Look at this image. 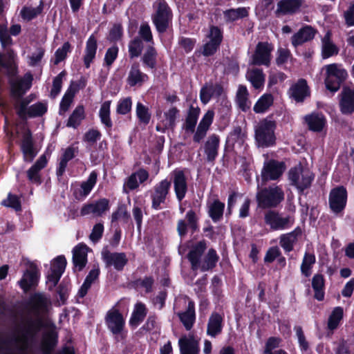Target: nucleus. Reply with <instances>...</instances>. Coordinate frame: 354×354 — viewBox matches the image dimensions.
<instances>
[{
    "mask_svg": "<svg viewBox=\"0 0 354 354\" xmlns=\"http://www.w3.org/2000/svg\"><path fill=\"white\" fill-rule=\"evenodd\" d=\"M111 100L104 102L101 104L99 111V118L100 122L104 128L107 129L108 132L111 131L113 127V122L111 118Z\"/></svg>",
    "mask_w": 354,
    "mask_h": 354,
    "instance_id": "obj_45",
    "label": "nucleus"
},
{
    "mask_svg": "<svg viewBox=\"0 0 354 354\" xmlns=\"http://www.w3.org/2000/svg\"><path fill=\"white\" fill-rule=\"evenodd\" d=\"M344 316V310L342 307L337 306L333 308L328 319V328L330 330H334L336 329Z\"/></svg>",
    "mask_w": 354,
    "mask_h": 354,
    "instance_id": "obj_53",
    "label": "nucleus"
},
{
    "mask_svg": "<svg viewBox=\"0 0 354 354\" xmlns=\"http://www.w3.org/2000/svg\"><path fill=\"white\" fill-rule=\"evenodd\" d=\"M170 188L171 181L167 178L160 180L153 186L150 195L152 209L160 210L164 207L169 194Z\"/></svg>",
    "mask_w": 354,
    "mask_h": 354,
    "instance_id": "obj_12",
    "label": "nucleus"
},
{
    "mask_svg": "<svg viewBox=\"0 0 354 354\" xmlns=\"http://www.w3.org/2000/svg\"><path fill=\"white\" fill-rule=\"evenodd\" d=\"M286 169V164L283 161L268 160L264 162L261 171L262 180L264 181L276 180L282 176Z\"/></svg>",
    "mask_w": 354,
    "mask_h": 354,
    "instance_id": "obj_17",
    "label": "nucleus"
},
{
    "mask_svg": "<svg viewBox=\"0 0 354 354\" xmlns=\"http://www.w3.org/2000/svg\"><path fill=\"white\" fill-rule=\"evenodd\" d=\"M310 95L309 88L305 80L301 79L290 89V95L297 102H302Z\"/></svg>",
    "mask_w": 354,
    "mask_h": 354,
    "instance_id": "obj_39",
    "label": "nucleus"
},
{
    "mask_svg": "<svg viewBox=\"0 0 354 354\" xmlns=\"http://www.w3.org/2000/svg\"><path fill=\"white\" fill-rule=\"evenodd\" d=\"M245 77L255 89L263 88L266 80V76L262 69L249 68L245 74Z\"/></svg>",
    "mask_w": 354,
    "mask_h": 354,
    "instance_id": "obj_43",
    "label": "nucleus"
},
{
    "mask_svg": "<svg viewBox=\"0 0 354 354\" xmlns=\"http://www.w3.org/2000/svg\"><path fill=\"white\" fill-rule=\"evenodd\" d=\"M236 102L239 108L243 112L250 110L251 102L249 100V92L244 85H239L236 95Z\"/></svg>",
    "mask_w": 354,
    "mask_h": 354,
    "instance_id": "obj_44",
    "label": "nucleus"
},
{
    "mask_svg": "<svg viewBox=\"0 0 354 354\" xmlns=\"http://www.w3.org/2000/svg\"><path fill=\"white\" fill-rule=\"evenodd\" d=\"M223 92L222 87L218 84L209 83L205 84L201 89L200 98L201 102L206 104L212 97H218Z\"/></svg>",
    "mask_w": 354,
    "mask_h": 354,
    "instance_id": "obj_42",
    "label": "nucleus"
},
{
    "mask_svg": "<svg viewBox=\"0 0 354 354\" xmlns=\"http://www.w3.org/2000/svg\"><path fill=\"white\" fill-rule=\"evenodd\" d=\"M31 102L30 95L13 102L17 113L21 118L39 117L46 113L48 106L46 102H39L28 106Z\"/></svg>",
    "mask_w": 354,
    "mask_h": 354,
    "instance_id": "obj_9",
    "label": "nucleus"
},
{
    "mask_svg": "<svg viewBox=\"0 0 354 354\" xmlns=\"http://www.w3.org/2000/svg\"><path fill=\"white\" fill-rule=\"evenodd\" d=\"M44 2L40 0L38 6L33 8L31 6H24L20 12L21 16L23 19L26 21H30L32 19L37 17L43 10Z\"/></svg>",
    "mask_w": 354,
    "mask_h": 354,
    "instance_id": "obj_55",
    "label": "nucleus"
},
{
    "mask_svg": "<svg viewBox=\"0 0 354 354\" xmlns=\"http://www.w3.org/2000/svg\"><path fill=\"white\" fill-rule=\"evenodd\" d=\"M220 138L216 134L209 136L205 143L204 151L207 156V160L214 161L218 156Z\"/></svg>",
    "mask_w": 354,
    "mask_h": 354,
    "instance_id": "obj_41",
    "label": "nucleus"
},
{
    "mask_svg": "<svg viewBox=\"0 0 354 354\" xmlns=\"http://www.w3.org/2000/svg\"><path fill=\"white\" fill-rule=\"evenodd\" d=\"M248 10L249 8L245 7L228 9L223 12V17L226 22H233L247 17L249 14Z\"/></svg>",
    "mask_w": 354,
    "mask_h": 354,
    "instance_id": "obj_47",
    "label": "nucleus"
},
{
    "mask_svg": "<svg viewBox=\"0 0 354 354\" xmlns=\"http://www.w3.org/2000/svg\"><path fill=\"white\" fill-rule=\"evenodd\" d=\"M128 48L131 59L139 57L143 49L142 41L138 37H135L129 41Z\"/></svg>",
    "mask_w": 354,
    "mask_h": 354,
    "instance_id": "obj_62",
    "label": "nucleus"
},
{
    "mask_svg": "<svg viewBox=\"0 0 354 354\" xmlns=\"http://www.w3.org/2000/svg\"><path fill=\"white\" fill-rule=\"evenodd\" d=\"M301 234V228L297 227L292 231L280 235L279 245L286 253L293 250L295 245L297 243Z\"/></svg>",
    "mask_w": 354,
    "mask_h": 354,
    "instance_id": "obj_27",
    "label": "nucleus"
},
{
    "mask_svg": "<svg viewBox=\"0 0 354 354\" xmlns=\"http://www.w3.org/2000/svg\"><path fill=\"white\" fill-rule=\"evenodd\" d=\"M45 54V49L42 47L37 48L27 57L28 64L30 66L35 67L39 66Z\"/></svg>",
    "mask_w": 354,
    "mask_h": 354,
    "instance_id": "obj_63",
    "label": "nucleus"
},
{
    "mask_svg": "<svg viewBox=\"0 0 354 354\" xmlns=\"http://www.w3.org/2000/svg\"><path fill=\"white\" fill-rule=\"evenodd\" d=\"M39 323L32 319H27L17 329L11 339L12 349L6 351L2 354H30V348L35 342Z\"/></svg>",
    "mask_w": 354,
    "mask_h": 354,
    "instance_id": "obj_1",
    "label": "nucleus"
},
{
    "mask_svg": "<svg viewBox=\"0 0 354 354\" xmlns=\"http://www.w3.org/2000/svg\"><path fill=\"white\" fill-rule=\"evenodd\" d=\"M104 321L115 341L122 342L126 338L127 331L125 330V319L115 306L107 311Z\"/></svg>",
    "mask_w": 354,
    "mask_h": 354,
    "instance_id": "obj_5",
    "label": "nucleus"
},
{
    "mask_svg": "<svg viewBox=\"0 0 354 354\" xmlns=\"http://www.w3.org/2000/svg\"><path fill=\"white\" fill-rule=\"evenodd\" d=\"M200 109L191 106L183 125V128L187 133H194L193 140L196 143H200L206 136L213 122L214 116V113L212 110L207 111L196 129Z\"/></svg>",
    "mask_w": 354,
    "mask_h": 354,
    "instance_id": "obj_2",
    "label": "nucleus"
},
{
    "mask_svg": "<svg viewBox=\"0 0 354 354\" xmlns=\"http://www.w3.org/2000/svg\"><path fill=\"white\" fill-rule=\"evenodd\" d=\"M154 13L151 16L152 22L159 33L165 32L171 21V9L165 0H156L153 3Z\"/></svg>",
    "mask_w": 354,
    "mask_h": 354,
    "instance_id": "obj_8",
    "label": "nucleus"
},
{
    "mask_svg": "<svg viewBox=\"0 0 354 354\" xmlns=\"http://www.w3.org/2000/svg\"><path fill=\"white\" fill-rule=\"evenodd\" d=\"M136 113L141 124L147 125L149 123L151 118L149 109L147 106L140 102L136 104Z\"/></svg>",
    "mask_w": 354,
    "mask_h": 354,
    "instance_id": "obj_60",
    "label": "nucleus"
},
{
    "mask_svg": "<svg viewBox=\"0 0 354 354\" xmlns=\"http://www.w3.org/2000/svg\"><path fill=\"white\" fill-rule=\"evenodd\" d=\"M147 315L145 305L142 303H137L129 319V325L131 327H137L145 319Z\"/></svg>",
    "mask_w": 354,
    "mask_h": 354,
    "instance_id": "obj_46",
    "label": "nucleus"
},
{
    "mask_svg": "<svg viewBox=\"0 0 354 354\" xmlns=\"http://www.w3.org/2000/svg\"><path fill=\"white\" fill-rule=\"evenodd\" d=\"M84 118V108L82 105H79L74 109L71 115L69 116L66 126L76 129L80 125Z\"/></svg>",
    "mask_w": 354,
    "mask_h": 354,
    "instance_id": "obj_50",
    "label": "nucleus"
},
{
    "mask_svg": "<svg viewBox=\"0 0 354 354\" xmlns=\"http://www.w3.org/2000/svg\"><path fill=\"white\" fill-rule=\"evenodd\" d=\"M66 266V259L64 256L60 255L55 258L51 263L50 270L47 274V283L50 288H54L59 281L64 272Z\"/></svg>",
    "mask_w": 354,
    "mask_h": 354,
    "instance_id": "obj_18",
    "label": "nucleus"
},
{
    "mask_svg": "<svg viewBox=\"0 0 354 354\" xmlns=\"http://www.w3.org/2000/svg\"><path fill=\"white\" fill-rule=\"evenodd\" d=\"M273 48V46L270 43L267 41L259 42L257 44L254 54L251 57L250 64L252 65L269 66Z\"/></svg>",
    "mask_w": 354,
    "mask_h": 354,
    "instance_id": "obj_14",
    "label": "nucleus"
},
{
    "mask_svg": "<svg viewBox=\"0 0 354 354\" xmlns=\"http://www.w3.org/2000/svg\"><path fill=\"white\" fill-rule=\"evenodd\" d=\"M225 207V203L218 198L207 201V214L214 223L220 222L223 219Z\"/></svg>",
    "mask_w": 354,
    "mask_h": 354,
    "instance_id": "obj_34",
    "label": "nucleus"
},
{
    "mask_svg": "<svg viewBox=\"0 0 354 354\" xmlns=\"http://www.w3.org/2000/svg\"><path fill=\"white\" fill-rule=\"evenodd\" d=\"M102 258L106 267H113L118 271L123 270L128 262L127 255L124 252H111L107 249L102 251Z\"/></svg>",
    "mask_w": 354,
    "mask_h": 354,
    "instance_id": "obj_19",
    "label": "nucleus"
},
{
    "mask_svg": "<svg viewBox=\"0 0 354 354\" xmlns=\"http://www.w3.org/2000/svg\"><path fill=\"white\" fill-rule=\"evenodd\" d=\"M148 80V75L140 70L138 63L135 62L131 65L127 77V83L130 87H140Z\"/></svg>",
    "mask_w": 354,
    "mask_h": 354,
    "instance_id": "obj_26",
    "label": "nucleus"
},
{
    "mask_svg": "<svg viewBox=\"0 0 354 354\" xmlns=\"http://www.w3.org/2000/svg\"><path fill=\"white\" fill-rule=\"evenodd\" d=\"M39 278V270L35 267L31 266L24 273L22 278L18 281V284L24 292H26L37 285Z\"/></svg>",
    "mask_w": 354,
    "mask_h": 354,
    "instance_id": "obj_30",
    "label": "nucleus"
},
{
    "mask_svg": "<svg viewBox=\"0 0 354 354\" xmlns=\"http://www.w3.org/2000/svg\"><path fill=\"white\" fill-rule=\"evenodd\" d=\"M157 52L153 46H149L145 52L142 61L145 66L149 68H155L156 66Z\"/></svg>",
    "mask_w": 354,
    "mask_h": 354,
    "instance_id": "obj_59",
    "label": "nucleus"
},
{
    "mask_svg": "<svg viewBox=\"0 0 354 354\" xmlns=\"http://www.w3.org/2000/svg\"><path fill=\"white\" fill-rule=\"evenodd\" d=\"M33 76L30 72L26 73L22 78L10 80V96L13 102L23 98L25 93L30 88Z\"/></svg>",
    "mask_w": 354,
    "mask_h": 354,
    "instance_id": "obj_13",
    "label": "nucleus"
},
{
    "mask_svg": "<svg viewBox=\"0 0 354 354\" xmlns=\"http://www.w3.org/2000/svg\"><path fill=\"white\" fill-rule=\"evenodd\" d=\"M79 153L78 147L71 145L65 149H62V154L56 168V174L62 177L66 171L68 163L73 159Z\"/></svg>",
    "mask_w": 354,
    "mask_h": 354,
    "instance_id": "obj_24",
    "label": "nucleus"
},
{
    "mask_svg": "<svg viewBox=\"0 0 354 354\" xmlns=\"http://www.w3.org/2000/svg\"><path fill=\"white\" fill-rule=\"evenodd\" d=\"M264 221L271 230L283 231L292 227L295 219L291 216H283L276 211L269 210L264 214Z\"/></svg>",
    "mask_w": 354,
    "mask_h": 354,
    "instance_id": "obj_11",
    "label": "nucleus"
},
{
    "mask_svg": "<svg viewBox=\"0 0 354 354\" xmlns=\"http://www.w3.org/2000/svg\"><path fill=\"white\" fill-rule=\"evenodd\" d=\"M180 354H198L199 343L193 335L183 336L178 340Z\"/></svg>",
    "mask_w": 354,
    "mask_h": 354,
    "instance_id": "obj_35",
    "label": "nucleus"
},
{
    "mask_svg": "<svg viewBox=\"0 0 354 354\" xmlns=\"http://www.w3.org/2000/svg\"><path fill=\"white\" fill-rule=\"evenodd\" d=\"M207 248L205 241H200L190 248L187 254V259L191 263L192 270L196 271L200 269L202 257Z\"/></svg>",
    "mask_w": 354,
    "mask_h": 354,
    "instance_id": "obj_25",
    "label": "nucleus"
},
{
    "mask_svg": "<svg viewBox=\"0 0 354 354\" xmlns=\"http://www.w3.org/2000/svg\"><path fill=\"white\" fill-rule=\"evenodd\" d=\"M97 180V173L92 171L86 180L82 181L80 188L74 192L75 197L78 200L84 199L93 190Z\"/></svg>",
    "mask_w": 354,
    "mask_h": 354,
    "instance_id": "obj_32",
    "label": "nucleus"
},
{
    "mask_svg": "<svg viewBox=\"0 0 354 354\" xmlns=\"http://www.w3.org/2000/svg\"><path fill=\"white\" fill-rule=\"evenodd\" d=\"M288 179L290 184L295 186L299 192H303L310 187L314 180V174L309 169L299 165L289 170Z\"/></svg>",
    "mask_w": 354,
    "mask_h": 354,
    "instance_id": "obj_10",
    "label": "nucleus"
},
{
    "mask_svg": "<svg viewBox=\"0 0 354 354\" xmlns=\"http://www.w3.org/2000/svg\"><path fill=\"white\" fill-rule=\"evenodd\" d=\"M223 328V316L213 312L208 319L207 325V335L211 337H216L222 333Z\"/></svg>",
    "mask_w": 354,
    "mask_h": 354,
    "instance_id": "obj_33",
    "label": "nucleus"
},
{
    "mask_svg": "<svg viewBox=\"0 0 354 354\" xmlns=\"http://www.w3.org/2000/svg\"><path fill=\"white\" fill-rule=\"evenodd\" d=\"M88 247L83 243H79L73 250V262L75 268L82 270L87 263Z\"/></svg>",
    "mask_w": 354,
    "mask_h": 354,
    "instance_id": "obj_38",
    "label": "nucleus"
},
{
    "mask_svg": "<svg viewBox=\"0 0 354 354\" xmlns=\"http://www.w3.org/2000/svg\"><path fill=\"white\" fill-rule=\"evenodd\" d=\"M312 287L315 292V298L318 301L324 299V279L322 274H316L312 279Z\"/></svg>",
    "mask_w": 354,
    "mask_h": 354,
    "instance_id": "obj_52",
    "label": "nucleus"
},
{
    "mask_svg": "<svg viewBox=\"0 0 354 354\" xmlns=\"http://www.w3.org/2000/svg\"><path fill=\"white\" fill-rule=\"evenodd\" d=\"M325 71L324 84L327 90L332 93L337 92L342 84L348 77V72L342 64L333 63L324 66Z\"/></svg>",
    "mask_w": 354,
    "mask_h": 354,
    "instance_id": "obj_4",
    "label": "nucleus"
},
{
    "mask_svg": "<svg viewBox=\"0 0 354 354\" xmlns=\"http://www.w3.org/2000/svg\"><path fill=\"white\" fill-rule=\"evenodd\" d=\"M100 270L98 268L92 269L86 277V279L78 291V295L84 297L88 292L91 285L98 279Z\"/></svg>",
    "mask_w": 354,
    "mask_h": 354,
    "instance_id": "obj_48",
    "label": "nucleus"
},
{
    "mask_svg": "<svg viewBox=\"0 0 354 354\" xmlns=\"http://www.w3.org/2000/svg\"><path fill=\"white\" fill-rule=\"evenodd\" d=\"M339 109L344 115L354 112V88L347 86L343 88L340 94Z\"/></svg>",
    "mask_w": 354,
    "mask_h": 354,
    "instance_id": "obj_28",
    "label": "nucleus"
},
{
    "mask_svg": "<svg viewBox=\"0 0 354 354\" xmlns=\"http://www.w3.org/2000/svg\"><path fill=\"white\" fill-rule=\"evenodd\" d=\"M256 199L259 207H275L283 201L284 192L280 186L272 185L259 190Z\"/></svg>",
    "mask_w": 354,
    "mask_h": 354,
    "instance_id": "obj_6",
    "label": "nucleus"
},
{
    "mask_svg": "<svg viewBox=\"0 0 354 354\" xmlns=\"http://www.w3.org/2000/svg\"><path fill=\"white\" fill-rule=\"evenodd\" d=\"M218 260V256L216 250L212 248L209 249L203 261L201 262L200 270L202 272H205L212 269L216 266Z\"/></svg>",
    "mask_w": 354,
    "mask_h": 354,
    "instance_id": "obj_54",
    "label": "nucleus"
},
{
    "mask_svg": "<svg viewBox=\"0 0 354 354\" xmlns=\"http://www.w3.org/2000/svg\"><path fill=\"white\" fill-rule=\"evenodd\" d=\"M308 129L314 132H321L326 124L325 116L318 112H313L304 117Z\"/></svg>",
    "mask_w": 354,
    "mask_h": 354,
    "instance_id": "obj_37",
    "label": "nucleus"
},
{
    "mask_svg": "<svg viewBox=\"0 0 354 354\" xmlns=\"http://www.w3.org/2000/svg\"><path fill=\"white\" fill-rule=\"evenodd\" d=\"M48 303L49 299L42 293H35L30 297V304L37 311L46 308Z\"/></svg>",
    "mask_w": 354,
    "mask_h": 354,
    "instance_id": "obj_56",
    "label": "nucleus"
},
{
    "mask_svg": "<svg viewBox=\"0 0 354 354\" xmlns=\"http://www.w3.org/2000/svg\"><path fill=\"white\" fill-rule=\"evenodd\" d=\"M317 33V30L309 25H305L295 33L291 39L292 44L297 47L304 43L312 40Z\"/></svg>",
    "mask_w": 354,
    "mask_h": 354,
    "instance_id": "obj_31",
    "label": "nucleus"
},
{
    "mask_svg": "<svg viewBox=\"0 0 354 354\" xmlns=\"http://www.w3.org/2000/svg\"><path fill=\"white\" fill-rule=\"evenodd\" d=\"M22 138L21 143V150L23 153L25 162H32L37 154L33 144L32 133L30 131L24 127L22 129Z\"/></svg>",
    "mask_w": 354,
    "mask_h": 354,
    "instance_id": "obj_20",
    "label": "nucleus"
},
{
    "mask_svg": "<svg viewBox=\"0 0 354 354\" xmlns=\"http://www.w3.org/2000/svg\"><path fill=\"white\" fill-rule=\"evenodd\" d=\"M339 48L331 39V33L328 31L322 39L321 54L324 59H328L339 53Z\"/></svg>",
    "mask_w": 354,
    "mask_h": 354,
    "instance_id": "obj_40",
    "label": "nucleus"
},
{
    "mask_svg": "<svg viewBox=\"0 0 354 354\" xmlns=\"http://www.w3.org/2000/svg\"><path fill=\"white\" fill-rule=\"evenodd\" d=\"M347 202V192L344 187L339 186L331 189L328 203L331 211L335 214L342 212Z\"/></svg>",
    "mask_w": 354,
    "mask_h": 354,
    "instance_id": "obj_16",
    "label": "nucleus"
},
{
    "mask_svg": "<svg viewBox=\"0 0 354 354\" xmlns=\"http://www.w3.org/2000/svg\"><path fill=\"white\" fill-rule=\"evenodd\" d=\"M304 2V0H279L277 4L275 15L277 17L295 15L300 10Z\"/></svg>",
    "mask_w": 354,
    "mask_h": 354,
    "instance_id": "obj_23",
    "label": "nucleus"
},
{
    "mask_svg": "<svg viewBox=\"0 0 354 354\" xmlns=\"http://www.w3.org/2000/svg\"><path fill=\"white\" fill-rule=\"evenodd\" d=\"M207 41L203 44L202 53L204 56L214 55L223 40V32L218 26H212L206 36Z\"/></svg>",
    "mask_w": 354,
    "mask_h": 354,
    "instance_id": "obj_15",
    "label": "nucleus"
},
{
    "mask_svg": "<svg viewBox=\"0 0 354 354\" xmlns=\"http://www.w3.org/2000/svg\"><path fill=\"white\" fill-rule=\"evenodd\" d=\"M66 75L64 71L60 72L53 81V86L50 90V96L51 98L55 99L61 92L62 87L63 79Z\"/></svg>",
    "mask_w": 354,
    "mask_h": 354,
    "instance_id": "obj_64",
    "label": "nucleus"
},
{
    "mask_svg": "<svg viewBox=\"0 0 354 354\" xmlns=\"http://www.w3.org/2000/svg\"><path fill=\"white\" fill-rule=\"evenodd\" d=\"M48 160L45 155H41L35 163L27 171L28 180L36 185H40L42 183L41 171L47 165Z\"/></svg>",
    "mask_w": 354,
    "mask_h": 354,
    "instance_id": "obj_29",
    "label": "nucleus"
},
{
    "mask_svg": "<svg viewBox=\"0 0 354 354\" xmlns=\"http://www.w3.org/2000/svg\"><path fill=\"white\" fill-rule=\"evenodd\" d=\"M57 342V335L54 331H49L46 333L42 339V347L46 354L50 353L56 345Z\"/></svg>",
    "mask_w": 354,
    "mask_h": 354,
    "instance_id": "obj_58",
    "label": "nucleus"
},
{
    "mask_svg": "<svg viewBox=\"0 0 354 354\" xmlns=\"http://www.w3.org/2000/svg\"><path fill=\"white\" fill-rule=\"evenodd\" d=\"M174 310L187 330H190L196 322L194 302L186 295L176 298Z\"/></svg>",
    "mask_w": 354,
    "mask_h": 354,
    "instance_id": "obj_3",
    "label": "nucleus"
},
{
    "mask_svg": "<svg viewBox=\"0 0 354 354\" xmlns=\"http://www.w3.org/2000/svg\"><path fill=\"white\" fill-rule=\"evenodd\" d=\"M165 120L163 121L165 128H174L176 125V121L179 116V110L174 106L169 108L164 113Z\"/></svg>",
    "mask_w": 354,
    "mask_h": 354,
    "instance_id": "obj_61",
    "label": "nucleus"
},
{
    "mask_svg": "<svg viewBox=\"0 0 354 354\" xmlns=\"http://www.w3.org/2000/svg\"><path fill=\"white\" fill-rule=\"evenodd\" d=\"M97 49V41L93 34L91 35L86 42L84 52L83 61L86 68H90L91 64L95 58Z\"/></svg>",
    "mask_w": 354,
    "mask_h": 354,
    "instance_id": "obj_36",
    "label": "nucleus"
},
{
    "mask_svg": "<svg viewBox=\"0 0 354 354\" xmlns=\"http://www.w3.org/2000/svg\"><path fill=\"white\" fill-rule=\"evenodd\" d=\"M276 122L266 118L260 121L255 127V139L259 147H269L275 144L274 131Z\"/></svg>",
    "mask_w": 354,
    "mask_h": 354,
    "instance_id": "obj_7",
    "label": "nucleus"
},
{
    "mask_svg": "<svg viewBox=\"0 0 354 354\" xmlns=\"http://www.w3.org/2000/svg\"><path fill=\"white\" fill-rule=\"evenodd\" d=\"M171 176L176 198L180 203L185 198L188 190L187 178L181 169L174 170Z\"/></svg>",
    "mask_w": 354,
    "mask_h": 354,
    "instance_id": "obj_22",
    "label": "nucleus"
},
{
    "mask_svg": "<svg viewBox=\"0 0 354 354\" xmlns=\"http://www.w3.org/2000/svg\"><path fill=\"white\" fill-rule=\"evenodd\" d=\"M273 102L274 97L272 95L265 93L257 101L253 107V110L256 113H263L272 105Z\"/></svg>",
    "mask_w": 354,
    "mask_h": 354,
    "instance_id": "obj_49",
    "label": "nucleus"
},
{
    "mask_svg": "<svg viewBox=\"0 0 354 354\" xmlns=\"http://www.w3.org/2000/svg\"><path fill=\"white\" fill-rule=\"evenodd\" d=\"M109 209V201L106 198H100L89 203L84 204L81 209L80 214L82 216L93 215L101 216Z\"/></svg>",
    "mask_w": 354,
    "mask_h": 354,
    "instance_id": "obj_21",
    "label": "nucleus"
},
{
    "mask_svg": "<svg viewBox=\"0 0 354 354\" xmlns=\"http://www.w3.org/2000/svg\"><path fill=\"white\" fill-rule=\"evenodd\" d=\"M316 257L313 253L305 252L300 270L302 275L308 277L312 274V268L315 264Z\"/></svg>",
    "mask_w": 354,
    "mask_h": 354,
    "instance_id": "obj_51",
    "label": "nucleus"
},
{
    "mask_svg": "<svg viewBox=\"0 0 354 354\" xmlns=\"http://www.w3.org/2000/svg\"><path fill=\"white\" fill-rule=\"evenodd\" d=\"M75 97V91L70 86L65 92L59 104V115H64L68 110Z\"/></svg>",
    "mask_w": 354,
    "mask_h": 354,
    "instance_id": "obj_57",
    "label": "nucleus"
}]
</instances>
